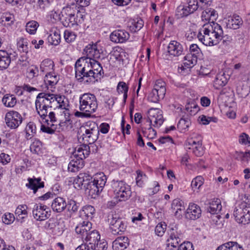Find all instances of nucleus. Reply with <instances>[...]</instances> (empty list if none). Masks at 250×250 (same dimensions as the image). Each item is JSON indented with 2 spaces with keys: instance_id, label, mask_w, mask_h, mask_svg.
<instances>
[{
  "instance_id": "obj_24",
  "label": "nucleus",
  "mask_w": 250,
  "mask_h": 250,
  "mask_svg": "<svg viewBox=\"0 0 250 250\" xmlns=\"http://www.w3.org/2000/svg\"><path fill=\"white\" fill-rule=\"evenodd\" d=\"M201 18L203 21L212 23L218 18V14L214 9L207 8L202 12Z\"/></svg>"
},
{
  "instance_id": "obj_18",
  "label": "nucleus",
  "mask_w": 250,
  "mask_h": 250,
  "mask_svg": "<svg viewBox=\"0 0 250 250\" xmlns=\"http://www.w3.org/2000/svg\"><path fill=\"white\" fill-rule=\"evenodd\" d=\"M167 52L170 55L178 57L183 54L184 49L183 45L177 41H171L167 47Z\"/></svg>"
},
{
  "instance_id": "obj_30",
  "label": "nucleus",
  "mask_w": 250,
  "mask_h": 250,
  "mask_svg": "<svg viewBox=\"0 0 250 250\" xmlns=\"http://www.w3.org/2000/svg\"><path fill=\"white\" fill-rule=\"evenodd\" d=\"M59 80V76L55 74L54 72L48 74H46L44 77V82L46 85L47 88L49 86L52 87L55 85Z\"/></svg>"
},
{
  "instance_id": "obj_55",
  "label": "nucleus",
  "mask_w": 250,
  "mask_h": 250,
  "mask_svg": "<svg viewBox=\"0 0 250 250\" xmlns=\"http://www.w3.org/2000/svg\"><path fill=\"white\" fill-rule=\"evenodd\" d=\"M239 142L241 145L250 146V138L245 133H242L239 137Z\"/></svg>"
},
{
  "instance_id": "obj_31",
  "label": "nucleus",
  "mask_w": 250,
  "mask_h": 250,
  "mask_svg": "<svg viewBox=\"0 0 250 250\" xmlns=\"http://www.w3.org/2000/svg\"><path fill=\"white\" fill-rule=\"evenodd\" d=\"M11 61L10 54L4 50H0V68L6 69L9 65Z\"/></svg>"
},
{
  "instance_id": "obj_58",
  "label": "nucleus",
  "mask_w": 250,
  "mask_h": 250,
  "mask_svg": "<svg viewBox=\"0 0 250 250\" xmlns=\"http://www.w3.org/2000/svg\"><path fill=\"white\" fill-rule=\"evenodd\" d=\"M153 188L147 189V193L149 196L156 194L160 190V185L157 182L154 181L153 184Z\"/></svg>"
},
{
  "instance_id": "obj_23",
  "label": "nucleus",
  "mask_w": 250,
  "mask_h": 250,
  "mask_svg": "<svg viewBox=\"0 0 250 250\" xmlns=\"http://www.w3.org/2000/svg\"><path fill=\"white\" fill-rule=\"evenodd\" d=\"M41 118V122L42 124H47L50 123L55 124L57 123V118L54 112L48 110L43 111L38 113Z\"/></svg>"
},
{
  "instance_id": "obj_38",
  "label": "nucleus",
  "mask_w": 250,
  "mask_h": 250,
  "mask_svg": "<svg viewBox=\"0 0 250 250\" xmlns=\"http://www.w3.org/2000/svg\"><path fill=\"white\" fill-rule=\"evenodd\" d=\"M27 206L26 205H20L16 209L15 214L19 220H22L27 217Z\"/></svg>"
},
{
  "instance_id": "obj_16",
  "label": "nucleus",
  "mask_w": 250,
  "mask_h": 250,
  "mask_svg": "<svg viewBox=\"0 0 250 250\" xmlns=\"http://www.w3.org/2000/svg\"><path fill=\"white\" fill-rule=\"evenodd\" d=\"M76 232L81 234L83 238L86 236L92 237L94 229L92 228V223L89 221H83V224H79L75 228Z\"/></svg>"
},
{
  "instance_id": "obj_26",
  "label": "nucleus",
  "mask_w": 250,
  "mask_h": 250,
  "mask_svg": "<svg viewBox=\"0 0 250 250\" xmlns=\"http://www.w3.org/2000/svg\"><path fill=\"white\" fill-rule=\"evenodd\" d=\"M106 181V178L104 173L100 172L95 174V186L97 188L96 193L97 196L103 190Z\"/></svg>"
},
{
  "instance_id": "obj_4",
  "label": "nucleus",
  "mask_w": 250,
  "mask_h": 250,
  "mask_svg": "<svg viewBox=\"0 0 250 250\" xmlns=\"http://www.w3.org/2000/svg\"><path fill=\"white\" fill-rule=\"evenodd\" d=\"M148 114L147 121L149 123V126L148 128L143 127L142 132L145 137L148 139H152L156 137L157 132L151 126L159 127L163 124L164 120L162 111L158 108H151Z\"/></svg>"
},
{
  "instance_id": "obj_63",
  "label": "nucleus",
  "mask_w": 250,
  "mask_h": 250,
  "mask_svg": "<svg viewBox=\"0 0 250 250\" xmlns=\"http://www.w3.org/2000/svg\"><path fill=\"white\" fill-rule=\"evenodd\" d=\"M84 175L80 173L77 178L74 180V186L75 188H82L83 185V178Z\"/></svg>"
},
{
  "instance_id": "obj_27",
  "label": "nucleus",
  "mask_w": 250,
  "mask_h": 250,
  "mask_svg": "<svg viewBox=\"0 0 250 250\" xmlns=\"http://www.w3.org/2000/svg\"><path fill=\"white\" fill-rule=\"evenodd\" d=\"M67 204L64 199L58 197L55 198L51 204V208L54 211L61 212L66 208Z\"/></svg>"
},
{
  "instance_id": "obj_14",
  "label": "nucleus",
  "mask_w": 250,
  "mask_h": 250,
  "mask_svg": "<svg viewBox=\"0 0 250 250\" xmlns=\"http://www.w3.org/2000/svg\"><path fill=\"white\" fill-rule=\"evenodd\" d=\"M5 120L8 127L15 129L21 124L22 118L18 112L11 110L6 114Z\"/></svg>"
},
{
  "instance_id": "obj_48",
  "label": "nucleus",
  "mask_w": 250,
  "mask_h": 250,
  "mask_svg": "<svg viewBox=\"0 0 250 250\" xmlns=\"http://www.w3.org/2000/svg\"><path fill=\"white\" fill-rule=\"evenodd\" d=\"M190 125V122L188 118H182L179 120L177 124V127L183 131L188 128Z\"/></svg>"
},
{
  "instance_id": "obj_19",
  "label": "nucleus",
  "mask_w": 250,
  "mask_h": 250,
  "mask_svg": "<svg viewBox=\"0 0 250 250\" xmlns=\"http://www.w3.org/2000/svg\"><path fill=\"white\" fill-rule=\"evenodd\" d=\"M129 38V34L124 30L114 31L110 36V40L115 43H123Z\"/></svg>"
},
{
  "instance_id": "obj_21",
  "label": "nucleus",
  "mask_w": 250,
  "mask_h": 250,
  "mask_svg": "<svg viewBox=\"0 0 250 250\" xmlns=\"http://www.w3.org/2000/svg\"><path fill=\"white\" fill-rule=\"evenodd\" d=\"M84 63L86 62H84V57H83L78 59L75 65V77L80 82H82L83 78L85 77L84 75L86 68Z\"/></svg>"
},
{
  "instance_id": "obj_15",
  "label": "nucleus",
  "mask_w": 250,
  "mask_h": 250,
  "mask_svg": "<svg viewBox=\"0 0 250 250\" xmlns=\"http://www.w3.org/2000/svg\"><path fill=\"white\" fill-rule=\"evenodd\" d=\"M59 123H55L58 132L66 131L72 127V121L70 118V114L69 110H64L61 114Z\"/></svg>"
},
{
  "instance_id": "obj_61",
  "label": "nucleus",
  "mask_w": 250,
  "mask_h": 250,
  "mask_svg": "<svg viewBox=\"0 0 250 250\" xmlns=\"http://www.w3.org/2000/svg\"><path fill=\"white\" fill-rule=\"evenodd\" d=\"M166 229V225L159 223L155 227V232L156 235L162 236L164 234Z\"/></svg>"
},
{
  "instance_id": "obj_6",
  "label": "nucleus",
  "mask_w": 250,
  "mask_h": 250,
  "mask_svg": "<svg viewBox=\"0 0 250 250\" xmlns=\"http://www.w3.org/2000/svg\"><path fill=\"white\" fill-rule=\"evenodd\" d=\"M88 93L84 94L80 98V109L83 112L77 111L75 115L80 118L93 117L92 113L94 112V108H92L93 100ZM91 96L93 95L91 94Z\"/></svg>"
},
{
  "instance_id": "obj_40",
  "label": "nucleus",
  "mask_w": 250,
  "mask_h": 250,
  "mask_svg": "<svg viewBox=\"0 0 250 250\" xmlns=\"http://www.w3.org/2000/svg\"><path fill=\"white\" fill-rule=\"evenodd\" d=\"M2 102L6 107H13L17 103V99L13 95L6 94L3 96Z\"/></svg>"
},
{
  "instance_id": "obj_9",
  "label": "nucleus",
  "mask_w": 250,
  "mask_h": 250,
  "mask_svg": "<svg viewBox=\"0 0 250 250\" xmlns=\"http://www.w3.org/2000/svg\"><path fill=\"white\" fill-rule=\"evenodd\" d=\"M112 187L114 189L115 193L120 201H125L131 196L130 188L125 182L123 181H115L112 182Z\"/></svg>"
},
{
  "instance_id": "obj_5",
  "label": "nucleus",
  "mask_w": 250,
  "mask_h": 250,
  "mask_svg": "<svg viewBox=\"0 0 250 250\" xmlns=\"http://www.w3.org/2000/svg\"><path fill=\"white\" fill-rule=\"evenodd\" d=\"M167 233L168 237L167 240V245L168 247H177L184 238L183 230L177 224L169 225Z\"/></svg>"
},
{
  "instance_id": "obj_62",
  "label": "nucleus",
  "mask_w": 250,
  "mask_h": 250,
  "mask_svg": "<svg viewBox=\"0 0 250 250\" xmlns=\"http://www.w3.org/2000/svg\"><path fill=\"white\" fill-rule=\"evenodd\" d=\"M83 211H84V213L85 214V215L87 216L88 218H89L90 219H93V214L94 213V208L92 206L90 205L85 206L83 208Z\"/></svg>"
},
{
  "instance_id": "obj_53",
  "label": "nucleus",
  "mask_w": 250,
  "mask_h": 250,
  "mask_svg": "<svg viewBox=\"0 0 250 250\" xmlns=\"http://www.w3.org/2000/svg\"><path fill=\"white\" fill-rule=\"evenodd\" d=\"M137 176L136 178V185L139 187H142L144 184V180L146 175L140 171H137Z\"/></svg>"
},
{
  "instance_id": "obj_49",
  "label": "nucleus",
  "mask_w": 250,
  "mask_h": 250,
  "mask_svg": "<svg viewBox=\"0 0 250 250\" xmlns=\"http://www.w3.org/2000/svg\"><path fill=\"white\" fill-rule=\"evenodd\" d=\"M204 183V178L201 176H198L194 178L191 181V186L192 188L199 189Z\"/></svg>"
},
{
  "instance_id": "obj_56",
  "label": "nucleus",
  "mask_w": 250,
  "mask_h": 250,
  "mask_svg": "<svg viewBox=\"0 0 250 250\" xmlns=\"http://www.w3.org/2000/svg\"><path fill=\"white\" fill-rule=\"evenodd\" d=\"M15 220L13 214L11 213H5L2 217V221L5 224H11Z\"/></svg>"
},
{
  "instance_id": "obj_37",
  "label": "nucleus",
  "mask_w": 250,
  "mask_h": 250,
  "mask_svg": "<svg viewBox=\"0 0 250 250\" xmlns=\"http://www.w3.org/2000/svg\"><path fill=\"white\" fill-rule=\"evenodd\" d=\"M216 250H243V249L237 242L230 241L220 246Z\"/></svg>"
},
{
  "instance_id": "obj_64",
  "label": "nucleus",
  "mask_w": 250,
  "mask_h": 250,
  "mask_svg": "<svg viewBox=\"0 0 250 250\" xmlns=\"http://www.w3.org/2000/svg\"><path fill=\"white\" fill-rule=\"evenodd\" d=\"M178 246L177 250H194L193 245L190 242H184Z\"/></svg>"
},
{
  "instance_id": "obj_13",
  "label": "nucleus",
  "mask_w": 250,
  "mask_h": 250,
  "mask_svg": "<svg viewBox=\"0 0 250 250\" xmlns=\"http://www.w3.org/2000/svg\"><path fill=\"white\" fill-rule=\"evenodd\" d=\"M202 145L201 137L198 136L197 139L193 137L188 138L186 143L185 147L187 149H192L193 153L196 156H200L203 154Z\"/></svg>"
},
{
  "instance_id": "obj_46",
  "label": "nucleus",
  "mask_w": 250,
  "mask_h": 250,
  "mask_svg": "<svg viewBox=\"0 0 250 250\" xmlns=\"http://www.w3.org/2000/svg\"><path fill=\"white\" fill-rule=\"evenodd\" d=\"M39 26L38 23L35 21H29L26 25V31L30 34H34Z\"/></svg>"
},
{
  "instance_id": "obj_29",
  "label": "nucleus",
  "mask_w": 250,
  "mask_h": 250,
  "mask_svg": "<svg viewBox=\"0 0 250 250\" xmlns=\"http://www.w3.org/2000/svg\"><path fill=\"white\" fill-rule=\"evenodd\" d=\"M60 31L57 29L52 30L51 33L47 37L48 42L54 45H57L61 42Z\"/></svg>"
},
{
  "instance_id": "obj_39",
  "label": "nucleus",
  "mask_w": 250,
  "mask_h": 250,
  "mask_svg": "<svg viewBox=\"0 0 250 250\" xmlns=\"http://www.w3.org/2000/svg\"><path fill=\"white\" fill-rule=\"evenodd\" d=\"M17 47L19 51L27 53L29 51L28 41L23 37L19 38L17 39Z\"/></svg>"
},
{
  "instance_id": "obj_34",
  "label": "nucleus",
  "mask_w": 250,
  "mask_h": 250,
  "mask_svg": "<svg viewBox=\"0 0 250 250\" xmlns=\"http://www.w3.org/2000/svg\"><path fill=\"white\" fill-rule=\"evenodd\" d=\"M28 184H26V186L30 189L33 190L34 193H35L38 189L43 188L44 187L43 182H41L40 178H28Z\"/></svg>"
},
{
  "instance_id": "obj_7",
  "label": "nucleus",
  "mask_w": 250,
  "mask_h": 250,
  "mask_svg": "<svg viewBox=\"0 0 250 250\" xmlns=\"http://www.w3.org/2000/svg\"><path fill=\"white\" fill-rule=\"evenodd\" d=\"M54 94L40 93L37 97L35 105L37 113L47 110L48 109L53 107V102L55 99Z\"/></svg>"
},
{
  "instance_id": "obj_35",
  "label": "nucleus",
  "mask_w": 250,
  "mask_h": 250,
  "mask_svg": "<svg viewBox=\"0 0 250 250\" xmlns=\"http://www.w3.org/2000/svg\"><path fill=\"white\" fill-rule=\"evenodd\" d=\"M242 24V20L239 16H234L228 20L226 23L227 28L237 29Z\"/></svg>"
},
{
  "instance_id": "obj_11",
  "label": "nucleus",
  "mask_w": 250,
  "mask_h": 250,
  "mask_svg": "<svg viewBox=\"0 0 250 250\" xmlns=\"http://www.w3.org/2000/svg\"><path fill=\"white\" fill-rule=\"evenodd\" d=\"M92 45L89 44L84 48V51L86 54V57H84L85 73L84 75L85 77H94V71L93 68V62L94 61V54H92L93 48Z\"/></svg>"
},
{
  "instance_id": "obj_25",
  "label": "nucleus",
  "mask_w": 250,
  "mask_h": 250,
  "mask_svg": "<svg viewBox=\"0 0 250 250\" xmlns=\"http://www.w3.org/2000/svg\"><path fill=\"white\" fill-rule=\"evenodd\" d=\"M129 239L126 236L117 237L112 243L113 250H124L129 245Z\"/></svg>"
},
{
  "instance_id": "obj_8",
  "label": "nucleus",
  "mask_w": 250,
  "mask_h": 250,
  "mask_svg": "<svg viewBox=\"0 0 250 250\" xmlns=\"http://www.w3.org/2000/svg\"><path fill=\"white\" fill-rule=\"evenodd\" d=\"M233 216L239 224L245 225L250 223V208L247 207L245 203H241L234 208Z\"/></svg>"
},
{
  "instance_id": "obj_59",
  "label": "nucleus",
  "mask_w": 250,
  "mask_h": 250,
  "mask_svg": "<svg viewBox=\"0 0 250 250\" xmlns=\"http://www.w3.org/2000/svg\"><path fill=\"white\" fill-rule=\"evenodd\" d=\"M85 244L83 245L85 246L86 250H94V239L92 237L86 236L85 237Z\"/></svg>"
},
{
  "instance_id": "obj_60",
  "label": "nucleus",
  "mask_w": 250,
  "mask_h": 250,
  "mask_svg": "<svg viewBox=\"0 0 250 250\" xmlns=\"http://www.w3.org/2000/svg\"><path fill=\"white\" fill-rule=\"evenodd\" d=\"M128 86L124 82H120L117 86V91L119 94L123 93L125 92H128Z\"/></svg>"
},
{
  "instance_id": "obj_1",
  "label": "nucleus",
  "mask_w": 250,
  "mask_h": 250,
  "mask_svg": "<svg viewBox=\"0 0 250 250\" xmlns=\"http://www.w3.org/2000/svg\"><path fill=\"white\" fill-rule=\"evenodd\" d=\"M93 128L86 129L83 134V140L89 145L82 144L75 147L71 156V160L68 165V170L71 172H76L82 169L84 165L83 159L89 155L90 146L94 143Z\"/></svg>"
},
{
  "instance_id": "obj_17",
  "label": "nucleus",
  "mask_w": 250,
  "mask_h": 250,
  "mask_svg": "<svg viewBox=\"0 0 250 250\" xmlns=\"http://www.w3.org/2000/svg\"><path fill=\"white\" fill-rule=\"evenodd\" d=\"M110 224L111 225V229L113 234H119L120 232H124L126 226L121 219H117L116 217L112 216L111 218H109Z\"/></svg>"
},
{
  "instance_id": "obj_52",
  "label": "nucleus",
  "mask_w": 250,
  "mask_h": 250,
  "mask_svg": "<svg viewBox=\"0 0 250 250\" xmlns=\"http://www.w3.org/2000/svg\"><path fill=\"white\" fill-rule=\"evenodd\" d=\"M64 38L67 42H71L75 41L76 38L75 33L71 31L66 30L63 33Z\"/></svg>"
},
{
  "instance_id": "obj_47",
  "label": "nucleus",
  "mask_w": 250,
  "mask_h": 250,
  "mask_svg": "<svg viewBox=\"0 0 250 250\" xmlns=\"http://www.w3.org/2000/svg\"><path fill=\"white\" fill-rule=\"evenodd\" d=\"M236 92L240 97L245 98L250 92V89L247 86H239L237 87Z\"/></svg>"
},
{
  "instance_id": "obj_3",
  "label": "nucleus",
  "mask_w": 250,
  "mask_h": 250,
  "mask_svg": "<svg viewBox=\"0 0 250 250\" xmlns=\"http://www.w3.org/2000/svg\"><path fill=\"white\" fill-rule=\"evenodd\" d=\"M61 14V22L66 27H72L82 23L85 16L83 8L77 7L74 3L63 7Z\"/></svg>"
},
{
  "instance_id": "obj_10",
  "label": "nucleus",
  "mask_w": 250,
  "mask_h": 250,
  "mask_svg": "<svg viewBox=\"0 0 250 250\" xmlns=\"http://www.w3.org/2000/svg\"><path fill=\"white\" fill-rule=\"evenodd\" d=\"M189 51L190 53L185 57V62L184 63V66L188 68H191L196 64L200 49L197 44H192L190 45Z\"/></svg>"
},
{
  "instance_id": "obj_54",
  "label": "nucleus",
  "mask_w": 250,
  "mask_h": 250,
  "mask_svg": "<svg viewBox=\"0 0 250 250\" xmlns=\"http://www.w3.org/2000/svg\"><path fill=\"white\" fill-rule=\"evenodd\" d=\"M144 25V21L142 20H138L137 21H134L132 22V25L130 26L131 30L136 32L140 30Z\"/></svg>"
},
{
  "instance_id": "obj_42",
  "label": "nucleus",
  "mask_w": 250,
  "mask_h": 250,
  "mask_svg": "<svg viewBox=\"0 0 250 250\" xmlns=\"http://www.w3.org/2000/svg\"><path fill=\"white\" fill-rule=\"evenodd\" d=\"M95 233L97 234L95 237L97 241L96 246H95V250H106L107 249V243L104 239H101V236L98 231L95 230Z\"/></svg>"
},
{
  "instance_id": "obj_36",
  "label": "nucleus",
  "mask_w": 250,
  "mask_h": 250,
  "mask_svg": "<svg viewBox=\"0 0 250 250\" xmlns=\"http://www.w3.org/2000/svg\"><path fill=\"white\" fill-rule=\"evenodd\" d=\"M221 208L220 200L215 199L209 203V206L207 208V211L212 214H216L221 210Z\"/></svg>"
},
{
  "instance_id": "obj_2",
  "label": "nucleus",
  "mask_w": 250,
  "mask_h": 250,
  "mask_svg": "<svg viewBox=\"0 0 250 250\" xmlns=\"http://www.w3.org/2000/svg\"><path fill=\"white\" fill-rule=\"evenodd\" d=\"M199 40L206 46L218 44L223 40V42L231 41L228 35L224 36V32L220 25L215 22L205 24L197 35Z\"/></svg>"
},
{
  "instance_id": "obj_33",
  "label": "nucleus",
  "mask_w": 250,
  "mask_h": 250,
  "mask_svg": "<svg viewBox=\"0 0 250 250\" xmlns=\"http://www.w3.org/2000/svg\"><path fill=\"white\" fill-rule=\"evenodd\" d=\"M229 76H226L225 73H220L216 75L214 82V86L216 89L225 86L228 83Z\"/></svg>"
},
{
  "instance_id": "obj_32",
  "label": "nucleus",
  "mask_w": 250,
  "mask_h": 250,
  "mask_svg": "<svg viewBox=\"0 0 250 250\" xmlns=\"http://www.w3.org/2000/svg\"><path fill=\"white\" fill-rule=\"evenodd\" d=\"M54 62L52 60L47 59L41 62L40 69L42 72L48 74L54 72Z\"/></svg>"
},
{
  "instance_id": "obj_43",
  "label": "nucleus",
  "mask_w": 250,
  "mask_h": 250,
  "mask_svg": "<svg viewBox=\"0 0 250 250\" xmlns=\"http://www.w3.org/2000/svg\"><path fill=\"white\" fill-rule=\"evenodd\" d=\"M25 131L26 138L27 140L31 139L36 132V126L35 123L31 122H29L26 126Z\"/></svg>"
},
{
  "instance_id": "obj_45",
  "label": "nucleus",
  "mask_w": 250,
  "mask_h": 250,
  "mask_svg": "<svg viewBox=\"0 0 250 250\" xmlns=\"http://www.w3.org/2000/svg\"><path fill=\"white\" fill-rule=\"evenodd\" d=\"M57 126L55 124L50 123L47 124H42L41 127V130L45 133L49 134H53L56 130L57 131Z\"/></svg>"
},
{
  "instance_id": "obj_20",
  "label": "nucleus",
  "mask_w": 250,
  "mask_h": 250,
  "mask_svg": "<svg viewBox=\"0 0 250 250\" xmlns=\"http://www.w3.org/2000/svg\"><path fill=\"white\" fill-rule=\"evenodd\" d=\"M200 207L194 203H190L186 212V217L190 220H196L201 215Z\"/></svg>"
},
{
  "instance_id": "obj_51",
  "label": "nucleus",
  "mask_w": 250,
  "mask_h": 250,
  "mask_svg": "<svg viewBox=\"0 0 250 250\" xmlns=\"http://www.w3.org/2000/svg\"><path fill=\"white\" fill-rule=\"evenodd\" d=\"M42 143L39 140L34 139L30 145V150L35 153H38L41 150Z\"/></svg>"
},
{
  "instance_id": "obj_50",
  "label": "nucleus",
  "mask_w": 250,
  "mask_h": 250,
  "mask_svg": "<svg viewBox=\"0 0 250 250\" xmlns=\"http://www.w3.org/2000/svg\"><path fill=\"white\" fill-rule=\"evenodd\" d=\"M164 96H161L156 90H152L149 93L148 99L149 101L153 103H157L160 99H163Z\"/></svg>"
},
{
  "instance_id": "obj_41",
  "label": "nucleus",
  "mask_w": 250,
  "mask_h": 250,
  "mask_svg": "<svg viewBox=\"0 0 250 250\" xmlns=\"http://www.w3.org/2000/svg\"><path fill=\"white\" fill-rule=\"evenodd\" d=\"M193 13L190 9H189L187 6L184 5H179L176 9V15L179 19L187 17L189 15Z\"/></svg>"
},
{
  "instance_id": "obj_28",
  "label": "nucleus",
  "mask_w": 250,
  "mask_h": 250,
  "mask_svg": "<svg viewBox=\"0 0 250 250\" xmlns=\"http://www.w3.org/2000/svg\"><path fill=\"white\" fill-rule=\"evenodd\" d=\"M53 99H55L53 102V106H55L57 104H58L57 107L64 109V110H69L68 108L69 106L68 100L64 96L54 94V97Z\"/></svg>"
},
{
  "instance_id": "obj_12",
  "label": "nucleus",
  "mask_w": 250,
  "mask_h": 250,
  "mask_svg": "<svg viewBox=\"0 0 250 250\" xmlns=\"http://www.w3.org/2000/svg\"><path fill=\"white\" fill-rule=\"evenodd\" d=\"M33 216L38 221L45 220L51 215L50 208L44 205L41 204H35L33 208Z\"/></svg>"
},
{
  "instance_id": "obj_44",
  "label": "nucleus",
  "mask_w": 250,
  "mask_h": 250,
  "mask_svg": "<svg viewBox=\"0 0 250 250\" xmlns=\"http://www.w3.org/2000/svg\"><path fill=\"white\" fill-rule=\"evenodd\" d=\"M152 90H156L161 96H165L166 92L165 83L161 80L157 81Z\"/></svg>"
},
{
  "instance_id": "obj_22",
  "label": "nucleus",
  "mask_w": 250,
  "mask_h": 250,
  "mask_svg": "<svg viewBox=\"0 0 250 250\" xmlns=\"http://www.w3.org/2000/svg\"><path fill=\"white\" fill-rule=\"evenodd\" d=\"M171 208L174 215L178 218H181L185 209L184 202L180 199H175L172 202Z\"/></svg>"
},
{
  "instance_id": "obj_57",
  "label": "nucleus",
  "mask_w": 250,
  "mask_h": 250,
  "mask_svg": "<svg viewBox=\"0 0 250 250\" xmlns=\"http://www.w3.org/2000/svg\"><path fill=\"white\" fill-rule=\"evenodd\" d=\"M38 68L36 66H31L27 69V76L29 79H32L38 75Z\"/></svg>"
}]
</instances>
